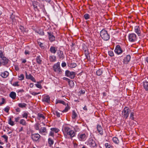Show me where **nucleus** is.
<instances>
[{
    "label": "nucleus",
    "mask_w": 148,
    "mask_h": 148,
    "mask_svg": "<svg viewBox=\"0 0 148 148\" xmlns=\"http://www.w3.org/2000/svg\"><path fill=\"white\" fill-rule=\"evenodd\" d=\"M48 142L49 144L50 145H53L54 143L53 140L51 138H49Z\"/></svg>",
    "instance_id": "35"
},
{
    "label": "nucleus",
    "mask_w": 148,
    "mask_h": 148,
    "mask_svg": "<svg viewBox=\"0 0 148 148\" xmlns=\"http://www.w3.org/2000/svg\"><path fill=\"white\" fill-rule=\"evenodd\" d=\"M36 2H34L33 3V6L35 9H37V6L36 4Z\"/></svg>",
    "instance_id": "57"
},
{
    "label": "nucleus",
    "mask_w": 148,
    "mask_h": 148,
    "mask_svg": "<svg viewBox=\"0 0 148 148\" xmlns=\"http://www.w3.org/2000/svg\"><path fill=\"white\" fill-rule=\"evenodd\" d=\"M30 87L31 88H32L34 86V84L32 83H31L29 85Z\"/></svg>",
    "instance_id": "64"
},
{
    "label": "nucleus",
    "mask_w": 148,
    "mask_h": 148,
    "mask_svg": "<svg viewBox=\"0 0 148 148\" xmlns=\"http://www.w3.org/2000/svg\"><path fill=\"white\" fill-rule=\"evenodd\" d=\"M114 51L115 53L118 55L122 53L123 52L122 49L119 45L116 46Z\"/></svg>",
    "instance_id": "10"
},
{
    "label": "nucleus",
    "mask_w": 148,
    "mask_h": 148,
    "mask_svg": "<svg viewBox=\"0 0 148 148\" xmlns=\"http://www.w3.org/2000/svg\"><path fill=\"white\" fill-rule=\"evenodd\" d=\"M50 60L51 62H55L56 60V56H51L49 57Z\"/></svg>",
    "instance_id": "27"
},
{
    "label": "nucleus",
    "mask_w": 148,
    "mask_h": 148,
    "mask_svg": "<svg viewBox=\"0 0 148 148\" xmlns=\"http://www.w3.org/2000/svg\"><path fill=\"white\" fill-rule=\"evenodd\" d=\"M9 75V73L6 71L0 73V75L3 78H6Z\"/></svg>",
    "instance_id": "16"
},
{
    "label": "nucleus",
    "mask_w": 148,
    "mask_h": 148,
    "mask_svg": "<svg viewBox=\"0 0 148 148\" xmlns=\"http://www.w3.org/2000/svg\"><path fill=\"white\" fill-rule=\"evenodd\" d=\"M112 140L114 143L116 144H118L119 143V140L116 137H113L112 139Z\"/></svg>",
    "instance_id": "30"
},
{
    "label": "nucleus",
    "mask_w": 148,
    "mask_h": 148,
    "mask_svg": "<svg viewBox=\"0 0 148 148\" xmlns=\"http://www.w3.org/2000/svg\"><path fill=\"white\" fill-rule=\"evenodd\" d=\"M134 31L138 36L140 35V31L139 26H135L134 27Z\"/></svg>",
    "instance_id": "19"
},
{
    "label": "nucleus",
    "mask_w": 148,
    "mask_h": 148,
    "mask_svg": "<svg viewBox=\"0 0 148 148\" xmlns=\"http://www.w3.org/2000/svg\"><path fill=\"white\" fill-rule=\"evenodd\" d=\"M57 50V47L53 46H51L49 50L52 53L55 54L56 53Z\"/></svg>",
    "instance_id": "20"
},
{
    "label": "nucleus",
    "mask_w": 148,
    "mask_h": 148,
    "mask_svg": "<svg viewBox=\"0 0 148 148\" xmlns=\"http://www.w3.org/2000/svg\"><path fill=\"white\" fill-rule=\"evenodd\" d=\"M2 137L5 139V141L6 142H8V137L6 135H4L2 136Z\"/></svg>",
    "instance_id": "51"
},
{
    "label": "nucleus",
    "mask_w": 148,
    "mask_h": 148,
    "mask_svg": "<svg viewBox=\"0 0 148 148\" xmlns=\"http://www.w3.org/2000/svg\"><path fill=\"white\" fill-rule=\"evenodd\" d=\"M88 143L91 146L95 147L96 146V144L95 140L92 138H90L88 140Z\"/></svg>",
    "instance_id": "9"
},
{
    "label": "nucleus",
    "mask_w": 148,
    "mask_h": 148,
    "mask_svg": "<svg viewBox=\"0 0 148 148\" xmlns=\"http://www.w3.org/2000/svg\"><path fill=\"white\" fill-rule=\"evenodd\" d=\"M10 107L9 106H7L4 108V111L6 112H8L10 109Z\"/></svg>",
    "instance_id": "48"
},
{
    "label": "nucleus",
    "mask_w": 148,
    "mask_h": 148,
    "mask_svg": "<svg viewBox=\"0 0 148 148\" xmlns=\"http://www.w3.org/2000/svg\"><path fill=\"white\" fill-rule=\"evenodd\" d=\"M49 35V38L51 42L54 41L55 40V37L53 35V33L51 32H47Z\"/></svg>",
    "instance_id": "13"
},
{
    "label": "nucleus",
    "mask_w": 148,
    "mask_h": 148,
    "mask_svg": "<svg viewBox=\"0 0 148 148\" xmlns=\"http://www.w3.org/2000/svg\"><path fill=\"white\" fill-rule=\"evenodd\" d=\"M62 67H64L66 66V64L65 62H63L62 63Z\"/></svg>",
    "instance_id": "61"
},
{
    "label": "nucleus",
    "mask_w": 148,
    "mask_h": 148,
    "mask_svg": "<svg viewBox=\"0 0 148 148\" xmlns=\"http://www.w3.org/2000/svg\"><path fill=\"white\" fill-rule=\"evenodd\" d=\"M31 137L33 141L36 142L40 139V136L38 133L34 134L31 135Z\"/></svg>",
    "instance_id": "7"
},
{
    "label": "nucleus",
    "mask_w": 148,
    "mask_h": 148,
    "mask_svg": "<svg viewBox=\"0 0 148 148\" xmlns=\"http://www.w3.org/2000/svg\"><path fill=\"white\" fill-rule=\"evenodd\" d=\"M63 79L64 80H66L68 82V81L70 80L69 79H68V78H67L66 77H64L63 78Z\"/></svg>",
    "instance_id": "62"
},
{
    "label": "nucleus",
    "mask_w": 148,
    "mask_h": 148,
    "mask_svg": "<svg viewBox=\"0 0 148 148\" xmlns=\"http://www.w3.org/2000/svg\"><path fill=\"white\" fill-rule=\"evenodd\" d=\"M85 91L84 90H81L80 91V93L82 94H84L85 93Z\"/></svg>",
    "instance_id": "63"
},
{
    "label": "nucleus",
    "mask_w": 148,
    "mask_h": 148,
    "mask_svg": "<svg viewBox=\"0 0 148 148\" xmlns=\"http://www.w3.org/2000/svg\"><path fill=\"white\" fill-rule=\"evenodd\" d=\"M77 66L76 64L75 63H71L69 66L71 68H74L76 67Z\"/></svg>",
    "instance_id": "40"
},
{
    "label": "nucleus",
    "mask_w": 148,
    "mask_h": 148,
    "mask_svg": "<svg viewBox=\"0 0 148 148\" xmlns=\"http://www.w3.org/2000/svg\"><path fill=\"white\" fill-rule=\"evenodd\" d=\"M62 130L66 138H69L68 136L71 138L75 136V133L74 131L71 130L69 127L66 126H63Z\"/></svg>",
    "instance_id": "1"
},
{
    "label": "nucleus",
    "mask_w": 148,
    "mask_h": 148,
    "mask_svg": "<svg viewBox=\"0 0 148 148\" xmlns=\"http://www.w3.org/2000/svg\"><path fill=\"white\" fill-rule=\"evenodd\" d=\"M100 35L101 38L104 40L107 41L110 38V36L108 33L107 31L105 29H102L100 32Z\"/></svg>",
    "instance_id": "2"
},
{
    "label": "nucleus",
    "mask_w": 148,
    "mask_h": 148,
    "mask_svg": "<svg viewBox=\"0 0 148 148\" xmlns=\"http://www.w3.org/2000/svg\"><path fill=\"white\" fill-rule=\"evenodd\" d=\"M40 133H47V129L45 127H41L39 130Z\"/></svg>",
    "instance_id": "22"
},
{
    "label": "nucleus",
    "mask_w": 148,
    "mask_h": 148,
    "mask_svg": "<svg viewBox=\"0 0 148 148\" xmlns=\"http://www.w3.org/2000/svg\"><path fill=\"white\" fill-rule=\"evenodd\" d=\"M69 109H70V108L69 106H66V107L63 110V111L62 112H66L68 111V110Z\"/></svg>",
    "instance_id": "50"
},
{
    "label": "nucleus",
    "mask_w": 148,
    "mask_h": 148,
    "mask_svg": "<svg viewBox=\"0 0 148 148\" xmlns=\"http://www.w3.org/2000/svg\"><path fill=\"white\" fill-rule=\"evenodd\" d=\"M105 147H106V148H112V147L110 144H109L108 143H106L105 145Z\"/></svg>",
    "instance_id": "44"
},
{
    "label": "nucleus",
    "mask_w": 148,
    "mask_h": 148,
    "mask_svg": "<svg viewBox=\"0 0 148 148\" xmlns=\"http://www.w3.org/2000/svg\"><path fill=\"white\" fill-rule=\"evenodd\" d=\"M53 69L55 72L57 74H61L62 73V69L60 66V62H58L57 63L53 65Z\"/></svg>",
    "instance_id": "3"
},
{
    "label": "nucleus",
    "mask_w": 148,
    "mask_h": 148,
    "mask_svg": "<svg viewBox=\"0 0 148 148\" xmlns=\"http://www.w3.org/2000/svg\"><path fill=\"white\" fill-rule=\"evenodd\" d=\"M8 123L12 126H13L14 125V122L12 121L11 118H10L8 122Z\"/></svg>",
    "instance_id": "38"
},
{
    "label": "nucleus",
    "mask_w": 148,
    "mask_h": 148,
    "mask_svg": "<svg viewBox=\"0 0 148 148\" xmlns=\"http://www.w3.org/2000/svg\"><path fill=\"white\" fill-rule=\"evenodd\" d=\"M143 86L145 90H148V82H144L143 83Z\"/></svg>",
    "instance_id": "25"
},
{
    "label": "nucleus",
    "mask_w": 148,
    "mask_h": 148,
    "mask_svg": "<svg viewBox=\"0 0 148 148\" xmlns=\"http://www.w3.org/2000/svg\"><path fill=\"white\" fill-rule=\"evenodd\" d=\"M15 16L13 15V14L12 13L11 15L10 18L12 20V21H13L14 19Z\"/></svg>",
    "instance_id": "59"
},
{
    "label": "nucleus",
    "mask_w": 148,
    "mask_h": 148,
    "mask_svg": "<svg viewBox=\"0 0 148 148\" xmlns=\"http://www.w3.org/2000/svg\"><path fill=\"white\" fill-rule=\"evenodd\" d=\"M22 117L23 118H25L27 119L28 116V114L27 112H24L22 115Z\"/></svg>",
    "instance_id": "42"
},
{
    "label": "nucleus",
    "mask_w": 148,
    "mask_h": 148,
    "mask_svg": "<svg viewBox=\"0 0 148 148\" xmlns=\"http://www.w3.org/2000/svg\"><path fill=\"white\" fill-rule=\"evenodd\" d=\"M30 93L32 95H33L34 96H36V95H37L40 93V92H32L31 91L30 92Z\"/></svg>",
    "instance_id": "49"
},
{
    "label": "nucleus",
    "mask_w": 148,
    "mask_h": 148,
    "mask_svg": "<svg viewBox=\"0 0 148 148\" xmlns=\"http://www.w3.org/2000/svg\"><path fill=\"white\" fill-rule=\"evenodd\" d=\"M20 118L19 117H18L15 118V121L16 122H18V121L20 119Z\"/></svg>",
    "instance_id": "60"
},
{
    "label": "nucleus",
    "mask_w": 148,
    "mask_h": 148,
    "mask_svg": "<svg viewBox=\"0 0 148 148\" xmlns=\"http://www.w3.org/2000/svg\"><path fill=\"white\" fill-rule=\"evenodd\" d=\"M130 109L127 107H125L122 111V115L124 118L126 119L127 118L130 113Z\"/></svg>",
    "instance_id": "4"
},
{
    "label": "nucleus",
    "mask_w": 148,
    "mask_h": 148,
    "mask_svg": "<svg viewBox=\"0 0 148 148\" xmlns=\"http://www.w3.org/2000/svg\"><path fill=\"white\" fill-rule=\"evenodd\" d=\"M57 54L60 59L62 60L64 58V57L63 51L60 50H58L57 51Z\"/></svg>",
    "instance_id": "12"
},
{
    "label": "nucleus",
    "mask_w": 148,
    "mask_h": 148,
    "mask_svg": "<svg viewBox=\"0 0 148 148\" xmlns=\"http://www.w3.org/2000/svg\"><path fill=\"white\" fill-rule=\"evenodd\" d=\"M3 51L2 50H0V58H1L4 56V55L3 54Z\"/></svg>",
    "instance_id": "46"
},
{
    "label": "nucleus",
    "mask_w": 148,
    "mask_h": 148,
    "mask_svg": "<svg viewBox=\"0 0 148 148\" xmlns=\"http://www.w3.org/2000/svg\"><path fill=\"white\" fill-rule=\"evenodd\" d=\"M38 120H40L41 118H42L43 119H45V117L44 116V115L40 113H38Z\"/></svg>",
    "instance_id": "28"
},
{
    "label": "nucleus",
    "mask_w": 148,
    "mask_h": 148,
    "mask_svg": "<svg viewBox=\"0 0 148 148\" xmlns=\"http://www.w3.org/2000/svg\"><path fill=\"white\" fill-rule=\"evenodd\" d=\"M19 79L20 80L22 81L23 80L24 78V76L23 74H21L20 75L18 76Z\"/></svg>",
    "instance_id": "39"
},
{
    "label": "nucleus",
    "mask_w": 148,
    "mask_h": 148,
    "mask_svg": "<svg viewBox=\"0 0 148 148\" xmlns=\"http://www.w3.org/2000/svg\"><path fill=\"white\" fill-rule=\"evenodd\" d=\"M109 55L111 57H112L114 56V53L112 51H110L108 52Z\"/></svg>",
    "instance_id": "43"
},
{
    "label": "nucleus",
    "mask_w": 148,
    "mask_h": 148,
    "mask_svg": "<svg viewBox=\"0 0 148 148\" xmlns=\"http://www.w3.org/2000/svg\"><path fill=\"white\" fill-rule=\"evenodd\" d=\"M84 17L86 20H88L90 18V16L88 14L86 13L84 15Z\"/></svg>",
    "instance_id": "36"
},
{
    "label": "nucleus",
    "mask_w": 148,
    "mask_h": 148,
    "mask_svg": "<svg viewBox=\"0 0 148 148\" xmlns=\"http://www.w3.org/2000/svg\"><path fill=\"white\" fill-rule=\"evenodd\" d=\"M103 73V71L101 69H99L96 72V74L97 75H101Z\"/></svg>",
    "instance_id": "32"
},
{
    "label": "nucleus",
    "mask_w": 148,
    "mask_h": 148,
    "mask_svg": "<svg viewBox=\"0 0 148 148\" xmlns=\"http://www.w3.org/2000/svg\"><path fill=\"white\" fill-rule=\"evenodd\" d=\"M56 104L58 103H60L63 104V105H65L66 103L64 101L62 100H58L56 101Z\"/></svg>",
    "instance_id": "34"
},
{
    "label": "nucleus",
    "mask_w": 148,
    "mask_h": 148,
    "mask_svg": "<svg viewBox=\"0 0 148 148\" xmlns=\"http://www.w3.org/2000/svg\"><path fill=\"white\" fill-rule=\"evenodd\" d=\"M131 58V56L130 55H127V56L126 58H125L124 60V64H127L130 60Z\"/></svg>",
    "instance_id": "18"
},
{
    "label": "nucleus",
    "mask_w": 148,
    "mask_h": 148,
    "mask_svg": "<svg viewBox=\"0 0 148 148\" xmlns=\"http://www.w3.org/2000/svg\"><path fill=\"white\" fill-rule=\"evenodd\" d=\"M65 74L66 76L70 77L71 79L74 78L76 75V73L75 72L73 71L71 72L68 70L65 71Z\"/></svg>",
    "instance_id": "5"
},
{
    "label": "nucleus",
    "mask_w": 148,
    "mask_h": 148,
    "mask_svg": "<svg viewBox=\"0 0 148 148\" xmlns=\"http://www.w3.org/2000/svg\"><path fill=\"white\" fill-rule=\"evenodd\" d=\"M18 82H16L13 83V84H12V85L14 86H19V85L18 84Z\"/></svg>",
    "instance_id": "52"
},
{
    "label": "nucleus",
    "mask_w": 148,
    "mask_h": 148,
    "mask_svg": "<svg viewBox=\"0 0 148 148\" xmlns=\"http://www.w3.org/2000/svg\"><path fill=\"white\" fill-rule=\"evenodd\" d=\"M77 117V114L74 110H73L72 112V117L73 119H75Z\"/></svg>",
    "instance_id": "24"
},
{
    "label": "nucleus",
    "mask_w": 148,
    "mask_h": 148,
    "mask_svg": "<svg viewBox=\"0 0 148 148\" xmlns=\"http://www.w3.org/2000/svg\"><path fill=\"white\" fill-rule=\"evenodd\" d=\"M68 83L69 86L71 87H73L74 86V84L73 81L71 80L70 79L68 81Z\"/></svg>",
    "instance_id": "31"
},
{
    "label": "nucleus",
    "mask_w": 148,
    "mask_h": 148,
    "mask_svg": "<svg viewBox=\"0 0 148 148\" xmlns=\"http://www.w3.org/2000/svg\"><path fill=\"white\" fill-rule=\"evenodd\" d=\"M25 77L27 79H30L32 81L34 82H36L35 79L31 74H30L28 75L26 71H25Z\"/></svg>",
    "instance_id": "11"
},
{
    "label": "nucleus",
    "mask_w": 148,
    "mask_h": 148,
    "mask_svg": "<svg viewBox=\"0 0 148 148\" xmlns=\"http://www.w3.org/2000/svg\"><path fill=\"white\" fill-rule=\"evenodd\" d=\"M30 53V51H28V50H25V55L28 54L29 55Z\"/></svg>",
    "instance_id": "58"
},
{
    "label": "nucleus",
    "mask_w": 148,
    "mask_h": 148,
    "mask_svg": "<svg viewBox=\"0 0 148 148\" xmlns=\"http://www.w3.org/2000/svg\"><path fill=\"white\" fill-rule=\"evenodd\" d=\"M19 123L20 124L24 126L26 125L27 124L25 121L24 119H21L20 120Z\"/></svg>",
    "instance_id": "26"
},
{
    "label": "nucleus",
    "mask_w": 148,
    "mask_h": 148,
    "mask_svg": "<svg viewBox=\"0 0 148 148\" xmlns=\"http://www.w3.org/2000/svg\"><path fill=\"white\" fill-rule=\"evenodd\" d=\"M87 136L84 133H79L78 135V138L81 141L85 140L87 138Z\"/></svg>",
    "instance_id": "8"
},
{
    "label": "nucleus",
    "mask_w": 148,
    "mask_h": 148,
    "mask_svg": "<svg viewBox=\"0 0 148 148\" xmlns=\"http://www.w3.org/2000/svg\"><path fill=\"white\" fill-rule=\"evenodd\" d=\"M20 29L21 30V32L23 33L24 32H25V29L24 28V27L22 26H21L20 27Z\"/></svg>",
    "instance_id": "45"
},
{
    "label": "nucleus",
    "mask_w": 148,
    "mask_h": 148,
    "mask_svg": "<svg viewBox=\"0 0 148 148\" xmlns=\"http://www.w3.org/2000/svg\"><path fill=\"white\" fill-rule=\"evenodd\" d=\"M137 37L136 34L134 33H131L128 35V40L131 42H133L137 40Z\"/></svg>",
    "instance_id": "6"
},
{
    "label": "nucleus",
    "mask_w": 148,
    "mask_h": 148,
    "mask_svg": "<svg viewBox=\"0 0 148 148\" xmlns=\"http://www.w3.org/2000/svg\"><path fill=\"white\" fill-rule=\"evenodd\" d=\"M97 128L99 133L101 135H102L103 134V129L101 125L98 124L97 125Z\"/></svg>",
    "instance_id": "14"
},
{
    "label": "nucleus",
    "mask_w": 148,
    "mask_h": 148,
    "mask_svg": "<svg viewBox=\"0 0 148 148\" xmlns=\"http://www.w3.org/2000/svg\"><path fill=\"white\" fill-rule=\"evenodd\" d=\"M38 44L39 46L42 48H43L44 47L43 46V44L41 42H38Z\"/></svg>",
    "instance_id": "55"
},
{
    "label": "nucleus",
    "mask_w": 148,
    "mask_h": 148,
    "mask_svg": "<svg viewBox=\"0 0 148 148\" xmlns=\"http://www.w3.org/2000/svg\"><path fill=\"white\" fill-rule=\"evenodd\" d=\"M50 97L48 95L45 96L42 99L43 102H45L49 103L50 101Z\"/></svg>",
    "instance_id": "17"
},
{
    "label": "nucleus",
    "mask_w": 148,
    "mask_h": 148,
    "mask_svg": "<svg viewBox=\"0 0 148 148\" xmlns=\"http://www.w3.org/2000/svg\"><path fill=\"white\" fill-rule=\"evenodd\" d=\"M134 113L133 112H132L131 113L130 115V118L132 120H134Z\"/></svg>",
    "instance_id": "47"
},
{
    "label": "nucleus",
    "mask_w": 148,
    "mask_h": 148,
    "mask_svg": "<svg viewBox=\"0 0 148 148\" xmlns=\"http://www.w3.org/2000/svg\"><path fill=\"white\" fill-rule=\"evenodd\" d=\"M2 63V65H4L8 63V59L5 57H4L1 58L0 60Z\"/></svg>",
    "instance_id": "15"
},
{
    "label": "nucleus",
    "mask_w": 148,
    "mask_h": 148,
    "mask_svg": "<svg viewBox=\"0 0 148 148\" xmlns=\"http://www.w3.org/2000/svg\"><path fill=\"white\" fill-rule=\"evenodd\" d=\"M27 104L24 103H20L18 104V106L21 108H25Z\"/></svg>",
    "instance_id": "29"
},
{
    "label": "nucleus",
    "mask_w": 148,
    "mask_h": 148,
    "mask_svg": "<svg viewBox=\"0 0 148 148\" xmlns=\"http://www.w3.org/2000/svg\"><path fill=\"white\" fill-rule=\"evenodd\" d=\"M16 93L14 92H11L10 94V97L13 99H14L16 98Z\"/></svg>",
    "instance_id": "23"
},
{
    "label": "nucleus",
    "mask_w": 148,
    "mask_h": 148,
    "mask_svg": "<svg viewBox=\"0 0 148 148\" xmlns=\"http://www.w3.org/2000/svg\"><path fill=\"white\" fill-rule=\"evenodd\" d=\"M51 130L53 132H55L56 133H58L59 131V129L56 128H51Z\"/></svg>",
    "instance_id": "33"
},
{
    "label": "nucleus",
    "mask_w": 148,
    "mask_h": 148,
    "mask_svg": "<svg viewBox=\"0 0 148 148\" xmlns=\"http://www.w3.org/2000/svg\"><path fill=\"white\" fill-rule=\"evenodd\" d=\"M39 125L38 124H36L35 125L34 127L35 129L36 130H39Z\"/></svg>",
    "instance_id": "41"
},
{
    "label": "nucleus",
    "mask_w": 148,
    "mask_h": 148,
    "mask_svg": "<svg viewBox=\"0 0 148 148\" xmlns=\"http://www.w3.org/2000/svg\"><path fill=\"white\" fill-rule=\"evenodd\" d=\"M36 60L37 63L39 64H41L42 63V60L40 56H38L36 58Z\"/></svg>",
    "instance_id": "21"
},
{
    "label": "nucleus",
    "mask_w": 148,
    "mask_h": 148,
    "mask_svg": "<svg viewBox=\"0 0 148 148\" xmlns=\"http://www.w3.org/2000/svg\"><path fill=\"white\" fill-rule=\"evenodd\" d=\"M49 135L50 136H52V137H53L54 136L53 132L52 131H50L49 133Z\"/></svg>",
    "instance_id": "56"
},
{
    "label": "nucleus",
    "mask_w": 148,
    "mask_h": 148,
    "mask_svg": "<svg viewBox=\"0 0 148 148\" xmlns=\"http://www.w3.org/2000/svg\"><path fill=\"white\" fill-rule=\"evenodd\" d=\"M2 102L0 103V105H1L5 103V99L3 98H2Z\"/></svg>",
    "instance_id": "54"
},
{
    "label": "nucleus",
    "mask_w": 148,
    "mask_h": 148,
    "mask_svg": "<svg viewBox=\"0 0 148 148\" xmlns=\"http://www.w3.org/2000/svg\"><path fill=\"white\" fill-rule=\"evenodd\" d=\"M53 113L54 115H56L57 117H60V113L57 111H54Z\"/></svg>",
    "instance_id": "37"
},
{
    "label": "nucleus",
    "mask_w": 148,
    "mask_h": 148,
    "mask_svg": "<svg viewBox=\"0 0 148 148\" xmlns=\"http://www.w3.org/2000/svg\"><path fill=\"white\" fill-rule=\"evenodd\" d=\"M37 87L40 89H42V86L40 84H35Z\"/></svg>",
    "instance_id": "53"
}]
</instances>
